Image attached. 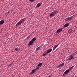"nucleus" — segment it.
<instances>
[{
    "instance_id": "20",
    "label": "nucleus",
    "mask_w": 77,
    "mask_h": 77,
    "mask_svg": "<svg viewBox=\"0 0 77 77\" xmlns=\"http://www.w3.org/2000/svg\"><path fill=\"white\" fill-rule=\"evenodd\" d=\"M57 11H56L54 12H53L52 13H53V14H55L56 13H57Z\"/></svg>"
},
{
    "instance_id": "26",
    "label": "nucleus",
    "mask_w": 77,
    "mask_h": 77,
    "mask_svg": "<svg viewBox=\"0 0 77 77\" xmlns=\"http://www.w3.org/2000/svg\"><path fill=\"white\" fill-rule=\"evenodd\" d=\"M8 14H9V12L8 11L7 12V15H8Z\"/></svg>"
},
{
    "instance_id": "18",
    "label": "nucleus",
    "mask_w": 77,
    "mask_h": 77,
    "mask_svg": "<svg viewBox=\"0 0 77 77\" xmlns=\"http://www.w3.org/2000/svg\"><path fill=\"white\" fill-rule=\"evenodd\" d=\"M69 26V24H68V23H67L65 25H64V27H68V26Z\"/></svg>"
},
{
    "instance_id": "1",
    "label": "nucleus",
    "mask_w": 77,
    "mask_h": 77,
    "mask_svg": "<svg viewBox=\"0 0 77 77\" xmlns=\"http://www.w3.org/2000/svg\"><path fill=\"white\" fill-rule=\"evenodd\" d=\"M35 41H36V38H33L28 45V46L29 47V46H30V45H32L33 44V42H34Z\"/></svg>"
},
{
    "instance_id": "8",
    "label": "nucleus",
    "mask_w": 77,
    "mask_h": 77,
    "mask_svg": "<svg viewBox=\"0 0 77 77\" xmlns=\"http://www.w3.org/2000/svg\"><path fill=\"white\" fill-rule=\"evenodd\" d=\"M58 46H59V45H56L55 46H54L53 48V50H55V49H56V48H57Z\"/></svg>"
},
{
    "instance_id": "5",
    "label": "nucleus",
    "mask_w": 77,
    "mask_h": 77,
    "mask_svg": "<svg viewBox=\"0 0 77 77\" xmlns=\"http://www.w3.org/2000/svg\"><path fill=\"white\" fill-rule=\"evenodd\" d=\"M64 65V63H62L61 64L58 65L57 66V68H60V67H61V66H63Z\"/></svg>"
},
{
    "instance_id": "2",
    "label": "nucleus",
    "mask_w": 77,
    "mask_h": 77,
    "mask_svg": "<svg viewBox=\"0 0 77 77\" xmlns=\"http://www.w3.org/2000/svg\"><path fill=\"white\" fill-rule=\"evenodd\" d=\"M72 18H73V17L71 16L70 17H68L66 18V20H68V21H71L72 19Z\"/></svg>"
},
{
    "instance_id": "16",
    "label": "nucleus",
    "mask_w": 77,
    "mask_h": 77,
    "mask_svg": "<svg viewBox=\"0 0 77 77\" xmlns=\"http://www.w3.org/2000/svg\"><path fill=\"white\" fill-rule=\"evenodd\" d=\"M24 19H23L21 20L20 22L21 23H23V22H24L25 21Z\"/></svg>"
},
{
    "instance_id": "25",
    "label": "nucleus",
    "mask_w": 77,
    "mask_h": 77,
    "mask_svg": "<svg viewBox=\"0 0 77 77\" xmlns=\"http://www.w3.org/2000/svg\"><path fill=\"white\" fill-rule=\"evenodd\" d=\"M36 69L38 70V69H39V67H37Z\"/></svg>"
},
{
    "instance_id": "3",
    "label": "nucleus",
    "mask_w": 77,
    "mask_h": 77,
    "mask_svg": "<svg viewBox=\"0 0 77 77\" xmlns=\"http://www.w3.org/2000/svg\"><path fill=\"white\" fill-rule=\"evenodd\" d=\"M69 71H69V70L67 69L64 72L63 74H65V75H66V74H68V72H69Z\"/></svg>"
},
{
    "instance_id": "23",
    "label": "nucleus",
    "mask_w": 77,
    "mask_h": 77,
    "mask_svg": "<svg viewBox=\"0 0 77 77\" xmlns=\"http://www.w3.org/2000/svg\"><path fill=\"white\" fill-rule=\"evenodd\" d=\"M11 65H12V63H11L10 64H9L8 65V67H9V66H11Z\"/></svg>"
},
{
    "instance_id": "15",
    "label": "nucleus",
    "mask_w": 77,
    "mask_h": 77,
    "mask_svg": "<svg viewBox=\"0 0 77 77\" xmlns=\"http://www.w3.org/2000/svg\"><path fill=\"white\" fill-rule=\"evenodd\" d=\"M41 47H39L38 48H36V51H38V50H40V49H41Z\"/></svg>"
},
{
    "instance_id": "13",
    "label": "nucleus",
    "mask_w": 77,
    "mask_h": 77,
    "mask_svg": "<svg viewBox=\"0 0 77 77\" xmlns=\"http://www.w3.org/2000/svg\"><path fill=\"white\" fill-rule=\"evenodd\" d=\"M21 24V23L20 21H19L17 23V26H20V25Z\"/></svg>"
},
{
    "instance_id": "7",
    "label": "nucleus",
    "mask_w": 77,
    "mask_h": 77,
    "mask_svg": "<svg viewBox=\"0 0 77 77\" xmlns=\"http://www.w3.org/2000/svg\"><path fill=\"white\" fill-rule=\"evenodd\" d=\"M62 29H60L57 30V33H59L60 32H62Z\"/></svg>"
},
{
    "instance_id": "12",
    "label": "nucleus",
    "mask_w": 77,
    "mask_h": 77,
    "mask_svg": "<svg viewBox=\"0 0 77 77\" xmlns=\"http://www.w3.org/2000/svg\"><path fill=\"white\" fill-rule=\"evenodd\" d=\"M53 16H54V14L53 13H52V14L49 15V17H53Z\"/></svg>"
},
{
    "instance_id": "14",
    "label": "nucleus",
    "mask_w": 77,
    "mask_h": 77,
    "mask_svg": "<svg viewBox=\"0 0 77 77\" xmlns=\"http://www.w3.org/2000/svg\"><path fill=\"white\" fill-rule=\"evenodd\" d=\"M4 21L3 20H2L0 21V25L3 24L4 23Z\"/></svg>"
},
{
    "instance_id": "6",
    "label": "nucleus",
    "mask_w": 77,
    "mask_h": 77,
    "mask_svg": "<svg viewBox=\"0 0 77 77\" xmlns=\"http://www.w3.org/2000/svg\"><path fill=\"white\" fill-rule=\"evenodd\" d=\"M51 51H52V49L51 48V49H49L47 51V53L48 54L49 53H50V52H51Z\"/></svg>"
},
{
    "instance_id": "24",
    "label": "nucleus",
    "mask_w": 77,
    "mask_h": 77,
    "mask_svg": "<svg viewBox=\"0 0 77 77\" xmlns=\"http://www.w3.org/2000/svg\"><path fill=\"white\" fill-rule=\"evenodd\" d=\"M15 50H16V51H18V49L17 48H16L15 49Z\"/></svg>"
},
{
    "instance_id": "22",
    "label": "nucleus",
    "mask_w": 77,
    "mask_h": 77,
    "mask_svg": "<svg viewBox=\"0 0 77 77\" xmlns=\"http://www.w3.org/2000/svg\"><path fill=\"white\" fill-rule=\"evenodd\" d=\"M74 68V66H72V67H70L69 69H70V70H71V69H72V68Z\"/></svg>"
},
{
    "instance_id": "19",
    "label": "nucleus",
    "mask_w": 77,
    "mask_h": 77,
    "mask_svg": "<svg viewBox=\"0 0 77 77\" xmlns=\"http://www.w3.org/2000/svg\"><path fill=\"white\" fill-rule=\"evenodd\" d=\"M71 32H72V29L71 28H70L69 30V33H71Z\"/></svg>"
},
{
    "instance_id": "21",
    "label": "nucleus",
    "mask_w": 77,
    "mask_h": 77,
    "mask_svg": "<svg viewBox=\"0 0 77 77\" xmlns=\"http://www.w3.org/2000/svg\"><path fill=\"white\" fill-rule=\"evenodd\" d=\"M30 2H33L35 0H29Z\"/></svg>"
},
{
    "instance_id": "9",
    "label": "nucleus",
    "mask_w": 77,
    "mask_h": 77,
    "mask_svg": "<svg viewBox=\"0 0 77 77\" xmlns=\"http://www.w3.org/2000/svg\"><path fill=\"white\" fill-rule=\"evenodd\" d=\"M74 58L73 57V56H71L70 58L68 59V60H71V59H74Z\"/></svg>"
},
{
    "instance_id": "17",
    "label": "nucleus",
    "mask_w": 77,
    "mask_h": 77,
    "mask_svg": "<svg viewBox=\"0 0 77 77\" xmlns=\"http://www.w3.org/2000/svg\"><path fill=\"white\" fill-rule=\"evenodd\" d=\"M42 63H40L39 64H38V66H40V67H41L42 66Z\"/></svg>"
},
{
    "instance_id": "11",
    "label": "nucleus",
    "mask_w": 77,
    "mask_h": 77,
    "mask_svg": "<svg viewBox=\"0 0 77 77\" xmlns=\"http://www.w3.org/2000/svg\"><path fill=\"white\" fill-rule=\"evenodd\" d=\"M47 54V52H46V51H45L42 55L43 56H46Z\"/></svg>"
},
{
    "instance_id": "10",
    "label": "nucleus",
    "mask_w": 77,
    "mask_h": 77,
    "mask_svg": "<svg viewBox=\"0 0 77 77\" xmlns=\"http://www.w3.org/2000/svg\"><path fill=\"white\" fill-rule=\"evenodd\" d=\"M41 5H42V4H41L40 3H38L36 6V8H38V7H39Z\"/></svg>"
},
{
    "instance_id": "4",
    "label": "nucleus",
    "mask_w": 77,
    "mask_h": 77,
    "mask_svg": "<svg viewBox=\"0 0 77 77\" xmlns=\"http://www.w3.org/2000/svg\"><path fill=\"white\" fill-rule=\"evenodd\" d=\"M36 72V69H32V72H31L30 74H34L35 72Z\"/></svg>"
}]
</instances>
